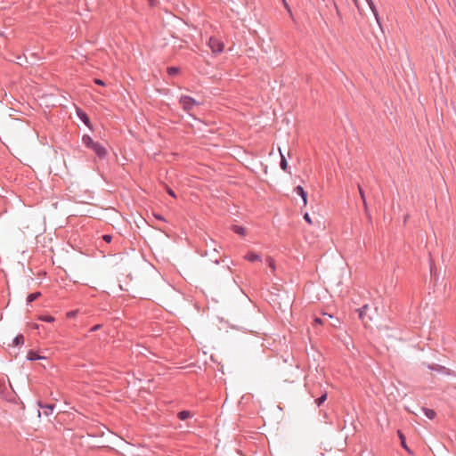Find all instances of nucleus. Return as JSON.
Here are the masks:
<instances>
[{
    "mask_svg": "<svg viewBox=\"0 0 456 456\" xmlns=\"http://www.w3.org/2000/svg\"><path fill=\"white\" fill-rule=\"evenodd\" d=\"M244 259L248 262H256V261L261 262L262 256L259 254H256L253 251H249L244 256Z\"/></svg>",
    "mask_w": 456,
    "mask_h": 456,
    "instance_id": "39448f33",
    "label": "nucleus"
},
{
    "mask_svg": "<svg viewBox=\"0 0 456 456\" xmlns=\"http://www.w3.org/2000/svg\"><path fill=\"white\" fill-rule=\"evenodd\" d=\"M82 141L85 145L92 148L100 158H104L106 156L105 148L99 145L97 142H94L90 136L84 135Z\"/></svg>",
    "mask_w": 456,
    "mask_h": 456,
    "instance_id": "f257e3e1",
    "label": "nucleus"
},
{
    "mask_svg": "<svg viewBox=\"0 0 456 456\" xmlns=\"http://www.w3.org/2000/svg\"><path fill=\"white\" fill-rule=\"evenodd\" d=\"M366 2L368 3L376 20L378 23H379V12H378V10L374 4V3L372 2V0H366Z\"/></svg>",
    "mask_w": 456,
    "mask_h": 456,
    "instance_id": "423d86ee",
    "label": "nucleus"
},
{
    "mask_svg": "<svg viewBox=\"0 0 456 456\" xmlns=\"http://www.w3.org/2000/svg\"><path fill=\"white\" fill-rule=\"evenodd\" d=\"M190 417H191V413L189 411H182L178 413V418L181 420H185V419H189Z\"/></svg>",
    "mask_w": 456,
    "mask_h": 456,
    "instance_id": "9d476101",
    "label": "nucleus"
},
{
    "mask_svg": "<svg viewBox=\"0 0 456 456\" xmlns=\"http://www.w3.org/2000/svg\"><path fill=\"white\" fill-rule=\"evenodd\" d=\"M265 262L267 264V265L270 267V269L274 272L275 271V263H274V260L273 258H272L271 256H268L266 259H265Z\"/></svg>",
    "mask_w": 456,
    "mask_h": 456,
    "instance_id": "4468645a",
    "label": "nucleus"
},
{
    "mask_svg": "<svg viewBox=\"0 0 456 456\" xmlns=\"http://www.w3.org/2000/svg\"><path fill=\"white\" fill-rule=\"evenodd\" d=\"M424 411H425V415H426L428 419H434V418L436 417V412H435V411H433V410H430V409H425V410H424Z\"/></svg>",
    "mask_w": 456,
    "mask_h": 456,
    "instance_id": "a211bd4d",
    "label": "nucleus"
},
{
    "mask_svg": "<svg viewBox=\"0 0 456 456\" xmlns=\"http://www.w3.org/2000/svg\"><path fill=\"white\" fill-rule=\"evenodd\" d=\"M232 229L237 234H240V235H242V236H244L246 234V230L242 226L233 225Z\"/></svg>",
    "mask_w": 456,
    "mask_h": 456,
    "instance_id": "1a4fd4ad",
    "label": "nucleus"
},
{
    "mask_svg": "<svg viewBox=\"0 0 456 456\" xmlns=\"http://www.w3.org/2000/svg\"><path fill=\"white\" fill-rule=\"evenodd\" d=\"M304 219H305V222H307L309 224H313L312 219H311V217H310V216H309V214H308V213H305V214L304 215Z\"/></svg>",
    "mask_w": 456,
    "mask_h": 456,
    "instance_id": "412c9836",
    "label": "nucleus"
},
{
    "mask_svg": "<svg viewBox=\"0 0 456 456\" xmlns=\"http://www.w3.org/2000/svg\"><path fill=\"white\" fill-rule=\"evenodd\" d=\"M398 436L401 440V444H402V446L406 450L408 451L409 452H411L410 449L408 448V446L406 445V443H405V437L403 436V434L401 432V431H398Z\"/></svg>",
    "mask_w": 456,
    "mask_h": 456,
    "instance_id": "ddd939ff",
    "label": "nucleus"
},
{
    "mask_svg": "<svg viewBox=\"0 0 456 456\" xmlns=\"http://www.w3.org/2000/svg\"><path fill=\"white\" fill-rule=\"evenodd\" d=\"M359 193H360L361 199L363 201L364 211L366 213H368V206H367V201H366V199H365V195H364V192H363L362 189L360 186H359Z\"/></svg>",
    "mask_w": 456,
    "mask_h": 456,
    "instance_id": "f8f14e48",
    "label": "nucleus"
},
{
    "mask_svg": "<svg viewBox=\"0 0 456 456\" xmlns=\"http://www.w3.org/2000/svg\"><path fill=\"white\" fill-rule=\"evenodd\" d=\"M167 193H168L170 196H172L173 198H175V197H176L175 193L174 192V191H173L172 189L167 188Z\"/></svg>",
    "mask_w": 456,
    "mask_h": 456,
    "instance_id": "5701e85b",
    "label": "nucleus"
},
{
    "mask_svg": "<svg viewBox=\"0 0 456 456\" xmlns=\"http://www.w3.org/2000/svg\"><path fill=\"white\" fill-rule=\"evenodd\" d=\"M314 322H315L316 323H322V320H321L320 318H315V319H314Z\"/></svg>",
    "mask_w": 456,
    "mask_h": 456,
    "instance_id": "c756f323",
    "label": "nucleus"
},
{
    "mask_svg": "<svg viewBox=\"0 0 456 456\" xmlns=\"http://www.w3.org/2000/svg\"><path fill=\"white\" fill-rule=\"evenodd\" d=\"M77 115L79 117V118L86 125V126H89V118L87 117V115L81 111V110H78L77 111Z\"/></svg>",
    "mask_w": 456,
    "mask_h": 456,
    "instance_id": "9b49d317",
    "label": "nucleus"
},
{
    "mask_svg": "<svg viewBox=\"0 0 456 456\" xmlns=\"http://www.w3.org/2000/svg\"><path fill=\"white\" fill-rule=\"evenodd\" d=\"M279 151H280V155H281V162H280L281 168L282 170L286 171L288 168V161H287L286 158L284 157V155L282 154L281 150L280 148H279Z\"/></svg>",
    "mask_w": 456,
    "mask_h": 456,
    "instance_id": "6e6552de",
    "label": "nucleus"
},
{
    "mask_svg": "<svg viewBox=\"0 0 456 456\" xmlns=\"http://www.w3.org/2000/svg\"><path fill=\"white\" fill-rule=\"evenodd\" d=\"M180 103H181L183 109L186 111L191 110L193 109V107L197 105L196 101L189 96L181 97Z\"/></svg>",
    "mask_w": 456,
    "mask_h": 456,
    "instance_id": "7ed1b4c3",
    "label": "nucleus"
},
{
    "mask_svg": "<svg viewBox=\"0 0 456 456\" xmlns=\"http://www.w3.org/2000/svg\"><path fill=\"white\" fill-rule=\"evenodd\" d=\"M94 82H95V84H97L99 86H104L105 85L104 82L102 80L99 79V78L94 79Z\"/></svg>",
    "mask_w": 456,
    "mask_h": 456,
    "instance_id": "b1692460",
    "label": "nucleus"
},
{
    "mask_svg": "<svg viewBox=\"0 0 456 456\" xmlns=\"http://www.w3.org/2000/svg\"><path fill=\"white\" fill-rule=\"evenodd\" d=\"M151 5H155L157 3V0H149Z\"/></svg>",
    "mask_w": 456,
    "mask_h": 456,
    "instance_id": "bb28decb",
    "label": "nucleus"
},
{
    "mask_svg": "<svg viewBox=\"0 0 456 456\" xmlns=\"http://www.w3.org/2000/svg\"><path fill=\"white\" fill-rule=\"evenodd\" d=\"M27 358L30 361H35V360H38V359H45V356L39 355L37 352L32 351V350L28 353Z\"/></svg>",
    "mask_w": 456,
    "mask_h": 456,
    "instance_id": "0eeeda50",
    "label": "nucleus"
},
{
    "mask_svg": "<svg viewBox=\"0 0 456 456\" xmlns=\"http://www.w3.org/2000/svg\"><path fill=\"white\" fill-rule=\"evenodd\" d=\"M285 7L289 10V12H290V10L289 9V6L286 3H285Z\"/></svg>",
    "mask_w": 456,
    "mask_h": 456,
    "instance_id": "2f4dec72",
    "label": "nucleus"
},
{
    "mask_svg": "<svg viewBox=\"0 0 456 456\" xmlns=\"http://www.w3.org/2000/svg\"><path fill=\"white\" fill-rule=\"evenodd\" d=\"M99 328H100V325H95V326L92 329V330H98Z\"/></svg>",
    "mask_w": 456,
    "mask_h": 456,
    "instance_id": "7c9ffc66",
    "label": "nucleus"
},
{
    "mask_svg": "<svg viewBox=\"0 0 456 456\" xmlns=\"http://www.w3.org/2000/svg\"><path fill=\"white\" fill-rule=\"evenodd\" d=\"M39 319L41 321H45V322H52L54 321V318L53 316H51V315H41L39 317Z\"/></svg>",
    "mask_w": 456,
    "mask_h": 456,
    "instance_id": "aec40b11",
    "label": "nucleus"
},
{
    "mask_svg": "<svg viewBox=\"0 0 456 456\" xmlns=\"http://www.w3.org/2000/svg\"><path fill=\"white\" fill-rule=\"evenodd\" d=\"M365 214H366L369 221H370L371 220V216H370V212L369 211H368V213L365 212Z\"/></svg>",
    "mask_w": 456,
    "mask_h": 456,
    "instance_id": "cd10ccee",
    "label": "nucleus"
},
{
    "mask_svg": "<svg viewBox=\"0 0 456 456\" xmlns=\"http://www.w3.org/2000/svg\"><path fill=\"white\" fill-rule=\"evenodd\" d=\"M40 292H36V293H31L28 296V303H31L33 302L34 300H36L37 298H38L40 297Z\"/></svg>",
    "mask_w": 456,
    "mask_h": 456,
    "instance_id": "2eb2a0df",
    "label": "nucleus"
},
{
    "mask_svg": "<svg viewBox=\"0 0 456 456\" xmlns=\"http://www.w3.org/2000/svg\"><path fill=\"white\" fill-rule=\"evenodd\" d=\"M178 72H179V69L176 67H169L167 69V73L170 76H174V75L177 74Z\"/></svg>",
    "mask_w": 456,
    "mask_h": 456,
    "instance_id": "6ab92c4d",
    "label": "nucleus"
},
{
    "mask_svg": "<svg viewBox=\"0 0 456 456\" xmlns=\"http://www.w3.org/2000/svg\"><path fill=\"white\" fill-rule=\"evenodd\" d=\"M154 216H155V218H157V219H159V220H164L163 216H160V215H156V214H154Z\"/></svg>",
    "mask_w": 456,
    "mask_h": 456,
    "instance_id": "a878e982",
    "label": "nucleus"
},
{
    "mask_svg": "<svg viewBox=\"0 0 456 456\" xmlns=\"http://www.w3.org/2000/svg\"><path fill=\"white\" fill-rule=\"evenodd\" d=\"M294 192L297 195H299L301 198H302V200H303V205L304 206H306L307 204V194L306 192L305 191L304 188L301 186V185H297L295 189H294Z\"/></svg>",
    "mask_w": 456,
    "mask_h": 456,
    "instance_id": "20e7f679",
    "label": "nucleus"
},
{
    "mask_svg": "<svg viewBox=\"0 0 456 456\" xmlns=\"http://www.w3.org/2000/svg\"><path fill=\"white\" fill-rule=\"evenodd\" d=\"M208 46L214 53H220L224 51V43L216 37L209 38Z\"/></svg>",
    "mask_w": 456,
    "mask_h": 456,
    "instance_id": "f03ea898",
    "label": "nucleus"
},
{
    "mask_svg": "<svg viewBox=\"0 0 456 456\" xmlns=\"http://www.w3.org/2000/svg\"><path fill=\"white\" fill-rule=\"evenodd\" d=\"M354 4L356 5V7L359 9V3H358V0H352Z\"/></svg>",
    "mask_w": 456,
    "mask_h": 456,
    "instance_id": "c85d7f7f",
    "label": "nucleus"
},
{
    "mask_svg": "<svg viewBox=\"0 0 456 456\" xmlns=\"http://www.w3.org/2000/svg\"><path fill=\"white\" fill-rule=\"evenodd\" d=\"M13 343L15 344V346L23 345L24 337L22 335L16 336L15 338L13 339Z\"/></svg>",
    "mask_w": 456,
    "mask_h": 456,
    "instance_id": "dca6fc26",
    "label": "nucleus"
},
{
    "mask_svg": "<svg viewBox=\"0 0 456 456\" xmlns=\"http://www.w3.org/2000/svg\"><path fill=\"white\" fill-rule=\"evenodd\" d=\"M102 239H103L107 243H110V242H111V240H112V236H111V235L107 234V235H104V236L102 237Z\"/></svg>",
    "mask_w": 456,
    "mask_h": 456,
    "instance_id": "4be33fe9",
    "label": "nucleus"
},
{
    "mask_svg": "<svg viewBox=\"0 0 456 456\" xmlns=\"http://www.w3.org/2000/svg\"><path fill=\"white\" fill-rule=\"evenodd\" d=\"M327 396H328V395H327V393H325V394H323L322 396H320L319 398H317V399L315 400V403H316L317 406L322 405V404L326 401Z\"/></svg>",
    "mask_w": 456,
    "mask_h": 456,
    "instance_id": "f3484780",
    "label": "nucleus"
},
{
    "mask_svg": "<svg viewBox=\"0 0 456 456\" xmlns=\"http://www.w3.org/2000/svg\"><path fill=\"white\" fill-rule=\"evenodd\" d=\"M368 308V305H364L361 310H360V318H362V315H363V311H365L366 309Z\"/></svg>",
    "mask_w": 456,
    "mask_h": 456,
    "instance_id": "393cba45",
    "label": "nucleus"
}]
</instances>
